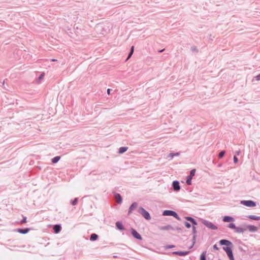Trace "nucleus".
<instances>
[{
	"label": "nucleus",
	"mask_w": 260,
	"mask_h": 260,
	"mask_svg": "<svg viewBox=\"0 0 260 260\" xmlns=\"http://www.w3.org/2000/svg\"><path fill=\"white\" fill-rule=\"evenodd\" d=\"M55 60H56V59H52V61H55Z\"/></svg>",
	"instance_id": "nucleus-48"
},
{
	"label": "nucleus",
	"mask_w": 260,
	"mask_h": 260,
	"mask_svg": "<svg viewBox=\"0 0 260 260\" xmlns=\"http://www.w3.org/2000/svg\"><path fill=\"white\" fill-rule=\"evenodd\" d=\"M30 229L29 228H23V229H17V231L22 234H26L28 233Z\"/></svg>",
	"instance_id": "nucleus-17"
},
{
	"label": "nucleus",
	"mask_w": 260,
	"mask_h": 260,
	"mask_svg": "<svg viewBox=\"0 0 260 260\" xmlns=\"http://www.w3.org/2000/svg\"><path fill=\"white\" fill-rule=\"evenodd\" d=\"M138 207V203L137 202H134L132 204L128 209V215H129L132 211Z\"/></svg>",
	"instance_id": "nucleus-11"
},
{
	"label": "nucleus",
	"mask_w": 260,
	"mask_h": 260,
	"mask_svg": "<svg viewBox=\"0 0 260 260\" xmlns=\"http://www.w3.org/2000/svg\"><path fill=\"white\" fill-rule=\"evenodd\" d=\"M240 203L241 204L248 207H254L256 205V202L252 200H242Z\"/></svg>",
	"instance_id": "nucleus-4"
},
{
	"label": "nucleus",
	"mask_w": 260,
	"mask_h": 260,
	"mask_svg": "<svg viewBox=\"0 0 260 260\" xmlns=\"http://www.w3.org/2000/svg\"><path fill=\"white\" fill-rule=\"evenodd\" d=\"M131 234L137 240H142V237L141 235L134 229L132 228L131 230Z\"/></svg>",
	"instance_id": "nucleus-6"
},
{
	"label": "nucleus",
	"mask_w": 260,
	"mask_h": 260,
	"mask_svg": "<svg viewBox=\"0 0 260 260\" xmlns=\"http://www.w3.org/2000/svg\"><path fill=\"white\" fill-rule=\"evenodd\" d=\"M60 159V156H56L53 157L51 159V161L53 164H56L59 160Z\"/></svg>",
	"instance_id": "nucleus-22"
},
{
	"label": "nucleus",
	"mask_w": 260,
	"mask_h": 260,
	"mask_svg": "<svg viewBox=\"0 0 260 260\" xmlns=\"http://www.w3.org/2000/svg\"><path fill=\"white\" fill-rule=\"evenodd\" d=\"M45 74L44 73H42L39 77H38V80H42L44 77Z\"/></svg>",
	"instance_id": "nucleus-39"
},
{
	"label": "nucleus",
	"mask_w": 260,
	"mask_h": 260,
	"mask_svg": "<svg viewBox=\"0 0 260 260\" xmlns=\"http://www.w3.org/2000/svg\"><path fill=\"white\" fill-rule=\"evenodd\" d=\"M222 220L226 222H231L235 221L234 218L230 216H224Z\"/></svg>",
	"instance_id": "nucleus-14"
},
{
	"label": "nucleus",
	"mask_w": 260,
	"mask_h": 260,
	"mask_svg": "<svg viewBox=\"0 0 260 260\" xmlns=\"http://www.w3.org/2000/svg\"><path fill=\"white\" fill-rule=\"evenodd\" d=\"M219 243L220 245L226 246L223 247L222 249L226 252L230 260H235L232 251V247L233 246L232 242L226 239H221L219 241Z\"/></svg>",
	"instance_id": "nucleus-1"
},
{
	"label": "nucleus",
	"mask_w": 260,
	"mask_h": 260,
	"mask_svg": "<svg viewBox=\"0 0 260 260\" xmlns=\"http://www.w3.org/2000/svg\"><path fill=\"white\" fill-rule=\"evenodd\" d=\"M192 178V177H191V176H189L188 175L186 177V182L187 185H190L191 184Z\"/></svg>",
	"instance_id": "nucleus-23"
},
{
	"label": "nucleus",
	"mask_w": 260,
	"mask_h": 260,
	"mask_svg": "<svg viewBox=\"0 0 260 260\" xmlns=\"http://www.w3.org/2000/svg\"><path fill=\"white\" fill-rule=\"evenodd\" d=\"M113 257H114V258H117V256L116 255H114V256H113Z\"/></svg>",
	"instance_id": "nucleus-47"
},
{
	"label": "nucleus",
	"mask_w": 260,
	"mask_h": 260,
	"mask_svg": "<svg viewBox=\"0 0 260 260\" xmlns=\"http://www.w3.org/2000/svg\"><path fill=\"white\" fill-rule=\"evenodd\" d=\"M234 230L235 233L240 234L243 233L244 232H245L247 230V229L242 227L236 226Z\"/></svg>",
	"instance_id": "nucleus-16"
},
{
	"label": "nucleus",
	"mask_w": 260,
	"mask_h": 260,
	"mask_svg": "<svg viewBox=\"0 0 260 260\" xmlns=\"http://www.w3.org/2000/svg\"><path fill=\"white\" fill-rule=\"evenodd\" d=\"M78 202V198H75L74 200H71L70 203L73 206H75L76 205H77Z\"/></svg>",
	"instance_id": "nucleus-26"
},
{
	"label": "nucleus",
	"mask_w": 260,
	"mask_h": 260,
	"mask_svg": "<svg viewBox=\"0 0 260 260\" xmlns=\"http://www.w3.org/2000/svg\"><path fill=\"white\" fill-rule=\"evenodd\" d=\"M213 248L214 250H219V248L218 247H217V245L216 244H214L213 246Z\"/></svg>",
	"instance_id": "nucleus-41"
},
{
	"label": "nucleus",
	"mask_w": 260,
	"mask_h": 260,
	"mask_svg": "<svg viewBox=\"0 0 260 260\" xmlns=\"http://www.w3.org/2000/svg\"><path fill=\"white\" fill-rule=\"evenodd\" d=\"M248 218L249 219H252V220H260V216H257L256 215H249L248 216Z\"/></svg>",
	"instance_id": "nucleus-20"
},
{
	"label": "nucleus",
	"mask_w": 260,
	"mask_h": 260,
	"mask_svg": "<svg viewBox=\"0 0 260 260\" xmlns=\"http://www.w3.org/2000/svg\"><path fill=\"white\" fill-rule=\"evenodd\" d=\"M184 224L187 229H189L191 228V224L189 222L187 221H185L184 222Z\"/></svg>",
	"instance_id": "nucleus-33"
},
{
	"label": "nucleus",
	"mask_w": 260,
	"mask_h": 260,
	"mask_svg": "<svg viewBox=\"0 0 260 260\" xmlns=\"http://www.w3.org/2000/svg\"><path fill=\"white\" fill-rule=\"evenodd\" d=\"M192 233L193 234V236H197V230H196V227L194 226H192Z\"/></svg>",
	"instance_id": "nucleus-31"
},
{
	"label": "nucleus",
	"mask_w": 260,
	"mask_h": 260,
	"mask_svg": "<svg viewBox=\"0 0 260 260\" xmlns=\"http://www.w3.org/2000/svg\"><path fill=\"white\" fill-rule=\"evenodd\" d=\"M175 228V230H177L179 232H181L182 231V228H180V227H179V226H176Z\"/></svg>",
	"instance_id": "nucleus-40"
},
{
	"label": "nucleus",
	"mask_w": 260,
	"mask_h": 260,
	"mask_svg": "<svg viewBox=\"0 0 260 260\" xmlns=\"http://www.w3.org/2000/svg\"><path fill=\"white\" fill-rule=\"evenodd\" d=\"M134 46H132V47L131 48V51H130L129 53H128V55L126 60H127L129 58H131V57L132 56V55H133V54L134 53Z\"/></svg>",
	"instance_id": "nucleus-25"
},
{
	"label": "nucleus",
	"mask_w": 260,
	"mask_h": 260,
	"mask_svg": "<svg viewBox=\"0 0 260 260\" xmlns=\"http://www.w3.org/2000/svg\"><path fill=\"white\" fill-rule=\"evenodd\" d=\"M202 222L203 224H204L208 228L210 229L213 230H216L218 229V227L214 225L213 223L211 222H210L208 220L202 219Z\"/></svg>",
	"instance_id": "nucleus-5"
},
{
	"label": "nucleus",
	"mask_w": 260,
	"mask_h": 260,
	"mask_svg": "<svg viewBox=\"0 0 260 260\" xmlns=\"http://www.w3.org/2000/svg\"><path fill=\"white\" fill-rule=\"evenodd\" d=\"M107 93L109 94H110V89L109 88V89H107Z\"/></svg>",
	"instance_id": "nucleus-46"
},
{
	"label": "nucleus",
	"mask_w": 260,
	"mask_h": 260,
	"mask_svg": "<svg viewBox=\"0 0 260 260\" xmlns=\"http://www.w3.org/2000/svg\"><path fill=\"white\" fill-rule=\"evenodd\" d=\"M191 50L192 52H195V51L198 52V49H197V48L194 46L191 47Z\"/></svg>",
	"instance_id": "nucleus-36"
},
{
	"label": "nucleus",
	"mask_w": 260,
	"mask_h": 260,
	"mask_svg": "<svg viewBox=\"0 0 260 260\" xmlns=\"http://www.w3.org/2000/svg\"><path fill=\"white\" fill-rule=\"evenodd\" d=\"M259 226H260V223H259Z\"/></svg>",
	"instance_id": "nucleus-51"
},
{
	"label": "nucleus",
	"mask_w": 260,
	"mask_h": 260,
	"mask_svg": "<svg viewBox=\"0 0 260 260\" xmlns=\"http://www.w3.org/2000/svg\"><path fill=\"white\" fill-rule=\"evenodd\" d=\"M196 169H192L190 171V174L189 175H188L189 176H191V177H193L194 175H195V173H196Z\"/></svg>",
	"instance_id": "nucleus-30"
},
{
	"label": "nucleus",
	"mask_w": 260,
	"mask_h": 260,
	"mask_svg": "<svg viewBox=\"0 0 260 260\" xmlns=\"http://www.w3.org/2000/svg\"><path fill=\"white\" fill-rule=\"evenodd\" d=\"M172 187L173 188V189L175 191H178L180 190V186L179 182L177 180H175L173 181L172 183Z\"/></svg>",
	"instance_id": "nucleus-7"
},
{
	"label": "nucleus",
	"mask_w": 260,
	"mask_h": 260,
	"mask_svg": "<svg viewBox=\"0 0 260 260\" xmlns=\"http://www.w3.org/2000/svg\"><path fill=\"white\" fill-rule=\"evenodd\" d=\"M189 253V251H174L172 252V254L173 255H177L179 256H185L188 255Z\"/></svg>",
	"instance_id": "nucleus-8"
},
{
	"label": "nucleus",
	"mask_w": 260,
	"mask_h": 260,
	"mask_svg": "<svg viewBox=\"0 0 260 260\" xmlns=\"http://www.w3.org/2000/svg\"><path fill=\"white\" fill-rule=\"evenodd\" d=\"M115 225L117 229L120 231H123L125 230V228L121 221H117L115 223Z\"/></svg>",
	"instance_id": "nucleus-15"
},
{
	"label": "nucleus",
	"mask_w": 260,
	"mask_h": 260,
	"mask_svg": "<svg viewBox=\"0 0 260 260\" xmlns=\"http://www.w3.org/2000/svg\"><path fill=\"white\" fill-rule=\"evenodd\" d=\"M225 153V151L224 150L221 151L219 152V153L218 154V158L219 159L222 158L224 156Z\"/></svg>",
	"instance_id": "nucleus-27"
},
{
	"label": "nucleus",
	"mask_w": 260,
	"mask_h": 260,
	"mask_svg": "<svg viewBox=\"0 0 260 260\" xmlns=\"http://www.w3.org/2000/svg\"><path fill=\"white\" fill-rule=\"evenodd\" d=\"M191 223H192V226H194L198 224V222L194 218Z\"/></svg>",
	"instance_id": "nucleus-38"
},
{
	"label": "nucleus",
	"mask_w": 260,
	"mask_h": 260,
	"mask_svg": "<svg viewBox=\"0 0 260 260\" xmlns=\"http://www.w3.org/2000/svg\"><path fill=\"white\" fill-rule=\"evenodd\" d=\"M164 50H165V49H161V50H158V52L161 53V52H164Z\"/></svg>",
	"instance_id": "nucleus-45"
},
{
	"label": "nucleus",
	"mask_w": 260,
	"mask_h": 260,
	"mask_svg": "<svg viewBox=\"0 0 260 260\" xmlns=\"http://www.w3.org/2000/svg\"><path fill=\"white\" fill-rule=\"evenodd\" d=\"M114 196L115 199L116 200L117 203L118 204H121L122 202V198L121 196L118 193L114 192Z\"/></svg>",
	"instance_id": "nucleus-10"
},
{
	"label": "nucleus",
	"mask_w": 260,
	"mask_h": 260,
	"mask_svg": "<svg viewBox=\"0 0 260 260\" xmlns=\"http://www.w3.org/2000/svg\"><path fill=\"white\" fill-rule=\"evenodd\" d=\"M165 249H171V248L175 247V245H167L166 246H165Z\"/></svg>",
	"instance_id": "nucleus-35"
},
{
	"label": "nucleus",
	"mask_w": 260,
	"mask_h": 260,
	"mask_svg": "<svg viewBox=\"0 0 260 260\" xmlns=\"http://www.w3.org/2000/svg\"><path fill=\"white\" fill-rule=\"evenodd\" d=\"M233 160H234V162L235 164H236L238 162V158H237V157L236 156V155H234V157H233Z\"/></svg>",
	"instance_id": "nucleus-37"
},
{
	"label": "nucleus",
	"mask_w": 260,
	"mask_h": 260,
	"mask_svg": "<svg viewBox=\"0 0 260 260\" xmlns=\"http://www.w3.org/2000/svg\"><path fill=\"white\" fill-rule=\"evenodd\" d=\"M159 229L161 231H169V230L174 231L175 230V228L173 226H172L171 225H170V224H168V225H167L165 226H159Z\"/></svg>",
	"instance_id": "nucleus-9"
},
{
	"label": "nucleus",
	"mask_w": 260,
	"mask_h": 260,
	"mask_svg": "<svg viewBox=\"0 0 260 260\" xmlns=\"http://www.w3.org/2000/svg\"><path fill=\"white\" fill-rule=\"evenodd\" d=\"M256 79L257 80V81H259L260 80V73L257 75L256 76Z\"/></svg>",
	"instance_id": "nucleus-42"
},
{
	"label": "nucleus",
	"mask_w": 260,
	"mask_h": 260,
	"mask_svg": "<svg viewBox=\"0 0 260 260\" xmlns=\"http://www.w3.org/2000/svg\"><path fill=\"white\" fill-rule=\"evenodd\" d=\"M138 212L146 220H149L151 219V217L150 213L143 207H139Z\"/></svg>",
	"instance_id": "nucleus-3"
},
{
	"label": "nucleus",
	"mask_w": 260,
	"mask_h": 260,
	"mask_svg": "<svg viewBox=\"0 0 260 260\" xmlns=\"http://www.w3.org/2000/svg\"><path fill=\"white\" fill-rule=\"evenodd\" d=\"M162 215L173 216L177 220H178L179 221L181 220V218L179 216L178 214L176 212L172 211V210H164L162 212Z\"/></svg>",
	"instance_id": "nucleus-2"
},
{
	"label": "nucleus",
	"mask_w": 260,
	"mask_h": 260,
	"mask_svg": "<svg viewBox=\"0 0 260 260\" xmlns=\"http://www.w3.org/2000/svg\"><path fill=\"white\" fill-rule=\"evenodd\" d=\"M180 155V152H176V153H170L168 157H171V158H173L174 156H177Z\"/></svg>",
	"instance_id": "nucleus-24"
},
{
	"label": "nucleus",
	"mask_w": 260,
	"mask_h": 260,
	"mask_svg": "<svg viewBox=\"0 0 260 260\" xmlns=\"http://www.w3.org/2000/svg\"><path fill=\"white\" fill-rule=\"evenodd\" d=\"M99 236L95 233L91 234L90 236V240L91 241H94L98 240Z\"/></svg>",
	"instance_id": "nucleus-18"
},
{
	"label": "nucleus",
	"mask_w": 260,
	"mask_h": 260,
	"mask_svg": "<svg viewBox=\"0 0 260 260\" xmlns=\"http://www.w3.org/2000/svg\"><path fill=\"white\" fill-rule=\"evenodd\" d=\"M239 250H240L241 251H244V250H243V248H242V247H239Z\"/></svg>",
	"instance_id": "nucleus-43"
},
{
	"label": "nucleus",
	"mask_w": 260,
	"mask_h": 260,
	"mask_svg": "<svg viewBox=\"0 0 260 260\" xmlns=\"http://www.w3.org/2000/svg\"><path fill=\"white\" fill-rule=\"evenodd\" d=\"M207 251H203L200 255V260H206Z\"/></svg>",
	"instance_id": "nucleus-21"
},
{
	"label": "nucleus",
	"mask_w": 260,
	"mask_h": 260,
	"mask_svg": "<svg viewBox=\"0 0 260 260\" xmlns=\"http://www.w3.org/2000/svg\"><path fill=\"white\" fill-rule=\"evenodd\" d=\"M26 219H27L26 217L23 216V218L20 221L21 224H23V223L26 222Z\"/></svg>",
	"instance_id": "nucleus-34"
},
{
	"label": "nucleus",
	"mask_w": 260,
	"mask_h": 260,
	"mask_svg": "<svg viewBox=\"0 0 260 260\" xmlns=\"http://www.w3.org/2000/svg\"><path fill=\"white\" fill-rule=\"evenodd\" d=\"M128 149V147H121L119 148V150H118V153L119 154H122L123 153H124L125 152H126Z\"/></svg>",
	"instance_id": "nucleus-19"
},
{
	"label": "nucleus",
	"mask_w": 260,
	"mask_h": 260,
	"mask_svg": "<svg viewBox=\"0 0 260 260\" xmlns=\"http://www.w3.org/2000/svg\"><path fill=\"white\" fill-rule=\"evenodd\" d=\"M218 260H221V259H219Z\"/></svg>",
	"instance_id": "nucleus-50"
},
{
	"label": "nucleus",
	"mask_w": 260,
	"mask_h": 260,
	"mask_svg": "<svg viewBox=\"0 0 260 260\" xmlns=\"http://www.w3.org/2000/svg\"><path fill=\"white\" fill-rule=\"evenodd\" d=\"M245 229H247V230H248L249 232L252 233L256 232L258 230L257 227L253 225H248L246 226V228Z\"/></svg>",
	"instance_id": "nucleus-12"
},
{
	"label": "nucleus",
	"mask_w": 260,
	"mask_h": 260,
	"mask_svg": "<svg viewBox=\"0 0 260 260\" xmlns=\"http://www.w3.org/2000/svg\"><path fill=\"white\" fill-rule=\"evenodd\" d=\"M240 153V150L237 151L236 152V155H239Z\"/></svg>",
	"instance_id": "nucleus-44"
},
{
	"label": "nucleus",
	"mask_w": 260,
	"mask_h": 260,
	"mask_svg": "<svg viewBox=\"0 0 260 260\" xmlns=\"http://www.w3.org/2000/svg\"><path fill=\"white\" fill-rule=\"evenodd\" d=\"M221 164H219L218 165V167H221Z\"/></svg>",
	"instance_id": "nucleus-49"
},
{
	"label": "nucleus",
	"mask_w": 260,
	"mask_h": 260,
	"mask_svg": "<svg viewBox=\"0 0 260 260\" xmlns=\"http://www.w3.org/2000/svg\"><path fill=\"white\" fill-rule=\"evenodd\" d=\"M53 230L55 234L59 233L61 230V226L60 224H55L53 226Z\"/></svg>",
	"instance_id": "nucleus-13"
},
{
	"label": "nucleus",
	"mask_w": 260,
	"mask_h": 260,
	"mask_svg": "<svg viewBox=\"0 0 260 260\" xmlns=\"http://www.w3.org/2000/svg\"><path fill=\"white\" fill-rule=\"evenodd\" d=\"M185 219L186 220H187V221L191 222L192 221V220L194 219V218L192 217H190V216H185Z\"/></svg>",
	"instance_id": "nucleus-32"
},
{
	"label": "nucleus",
	"mask_w": 260,
	"mask_h": 260,
	"mask_svg": "<svg viewBox=\"0 0 260 260\" xmlns=\"http://www.w3.org/2000/svg\"><path fill=\"white\" fill-rule=\"evenodd\" d=\"M227 227L230 228V229L235 230L236 227V226L235 223H229Z\"/></svg>",
	"instance_id": "nucleus-28"
},
{
	"label": "nucleus",
	"mask_w": 260,
	"mask_h": 260,
	"mask_svg": "<svg viewBox=\"0 0 260 260\" xmlns=\"http://www.w3.org/2000/svg\"><path fill=\"white\" fill-rule=\"evenodd\" d=\"M196 238H197V236H193L192 237V245L190 247V249H191L194 245V244L196 243Z\"/></svg>",
	"instance_id": "nucleus-29"
}]
</instances>
